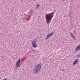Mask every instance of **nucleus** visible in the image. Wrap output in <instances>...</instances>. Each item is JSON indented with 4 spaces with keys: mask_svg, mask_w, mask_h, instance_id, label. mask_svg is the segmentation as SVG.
<instances>
[{
    "mask_svg": "<svg viewBox=\"0 0 80 80\" xmlns=\"http://www.w3.org/2000/svg\"><path fill=\"white\" fill-rule=\"evenodd\" d=\"M70 35L71 36L72 38H73L74 40H75L76 39V38H75V35H74V34L72 32L70 33Z\"/></svg>",
    "mask_w": 80,
    "mask_h": 80,
    "instance_id": "obj_7",
    "label": "nucleus"
},
{
    "mask_svg": "<svg viewBox=\"0 0 80 80\" xmlns=\"http://www.w3.org/2000/svg\"><path fill=\"white\" fill-rule=\"evenodd\" d=\"M54 15V12H53L45 14L46 22L48 25H49L51 21H52V19Z\"/></svg>",
    "mask_w": 80,
    "mask_h": 80,
    "instance_id": "obj_1",
    "label": "nucleus"
},
{
    "mask_svg": "<svg viewBox=\"0 0 80 80\" xmlns=\"http://www.w3.org/2000/svg\"><path fill=\"white\" fill-rule=\"evenodd\" d=\"M78 58H79L80 57V54H79L78 55Z\"/></svg>",
    "mask_w": 80,
    "mask_h": 80,
    "instance_id": "obj_10",
    "label": "nucleus"
},
{
    "mask_svg": "<svg viewBox=\"0 0 80 80\" xmlns=\"http://www.w3.org/2000/svg\"><path fill=\"white\" fill-rule=\"evenodd\" d=\"M78 61V59H75L74 62H73L72 63V65H76L77 64Z\"/></svg>",
    "mask_w": 80,
    "mask_h": 80,
    "instance_id": "obj_6",
    "label": "nucleus"
},
{
    "mask_svg": "<svg viewBox=\"0 0 80 80\" xmlns=\"http://www.w3.org/2000/svg\"><path fill=\"white\" fill-rule=\"evenodd\" d=\"M42 68V65L40 64H38L35 67L34 72L35 73H39Z\"/></svg>",
    "mask_w": 80,
    "mask_h": 80,
    "instance_id": "obj_2",
    "label": "nucleus"
},
{
    "mask_svg": "<svg viewBox=\"0 0 80 80\" xmlns=\"http://www.w3.org/2000/svg\"><path fill=\"white\" fill-rule=\"evenodd\" d=\"M53 34V32H52L50 34H48L47 37H46L45 38V40H48V38H49V37H52Z\"/></svg>",
    "mask_w": 80,
    "mask_h": 80,
    "instance_id": "obj_5",
    "label": "nucleus"
},
{
    "mask_svg": "<svg viewBox=\"0 0 80 80\" xmlns=\"http://www.w3.org/2000/svg\"><path fill=\"white\" fill-rule=\"evenodd\" d=\"M40 7V5H39V4H37V8H38V7Z\"/></svg>",
    "mask_w": 80,
    "mask_h": 80,
    "instance_id": "obj_9",
    "label": "nucleus"
},
{
    "mask_svg": "<svg viewBox=\"0 0 80 80\" xmlns=\"http://www.w3.org/2000/svg\"><path fill=\"white\" fill-rule=\"evenodd\" d=\"M80 49V44L76 48L75 51H78Z\"/></svg>",
    "mask_w": 80,
    "mask_h": 80,
    "instance_id": "obj_8",
    "label": "nucleus"
},
{
    "mask_svg": "<svg viewBox=\"0 0 80 80\" xmlns=\"http://www.w3.org/2000/svg\"><path fill=\"white\" fill-rule=\"evenodd\" d=\"M32 47L33 48H36L37 47V42L35 41H33L32 42Z\"/></svg>",
    "mask_w": 80,
    "mask_h": 80,
    "instance_id": "obj_4",
    "label": "nucleus"
},
{
    "mask_svg": "<svg viewBox=\"0 0 80 80\" xmlns=\"http://www.w3.org/2000/svg\"><path fill=\"white\" fill-rule=\"evenodd\" d=\"M21 61V60L20 59H19L16 62V65L15 67V69H18V68L20 66V65H19V64L20 63V62Z\"/></svg>",
    "mask_w": 80,
    "mask_h": 80,
    "instance_id": "obj_3",
    "label": "nucleus"
}]
</instances>
